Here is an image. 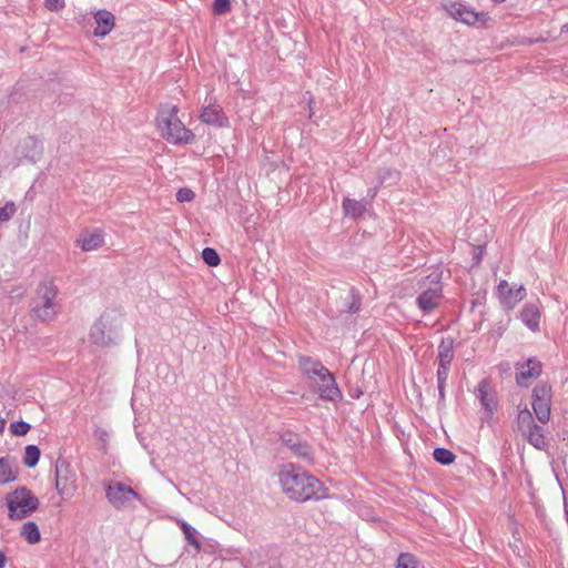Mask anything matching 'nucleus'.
<instances>
[{
    "instance_id": "f257e3e1",
    "label": "nucleus",
    "mask_w": 568,
    "mask_h": 568,
    "mask_svg": "<svg viewBox=\"0 0 568 568\" xmlns=\"http://www.w3.org/2000/svg\"><path fill=\"white\" fill-rule=\"evenodd\" d=\"M278 483L283 493L297 503L327 497V488L323 483L294 464H287L278 471Z\"/></svg>"
},
{
    "instance_id": "f03ea898",
    "label": "nucleus",
    "mask_w": 568,
    "mask_h": 568,
    "mask_svg": "<svg viewBox=\"0 0 568 568\" xmlns=\"http://www.w3.org/2000/svg\"><path fill=\"white\" fill-rule=\"evenodd\" d=\"M123 326V314L116 308L105 310L92 324L89 333L91 344L106 348L119 344Z\"/></svg>"
},
{
    "instance_id": "7ed1b4c3",
    "label": "nucleus",
    "mask_w": 568,
    "mask_h": 568,
    "mask_svg": "<svg viewBox=\"0 0 568 568\" xmlns=\"http://www.w3.org/2000/svg\"><path fill=\"white\" fill-rule=\"evenodd\" d=\"M178 106H166L159 111L156 123L161 136L172 144L192 143L195 135L186 129L178 116Z\"/></svg>"
},
{
    "instance_id": "20e7f679",
    "label": "nucleus",
    "mask_w": 568,
    "mask_h": 568,
    "mask_svg": "<svg viewBox=\"0 0 568 568\" xmlns=\"http://www.w3.org/2000/svg\"><path fill=\"white\" fill-rule=\"evenodd\" d=\"M58 288L51 280L42 281L32 298L30 312L32 316L41 322L54 320L58 313Z\"/></svg>"
},
{
    "instance_id": "39448f33",
    "label": "nucleus",
    "mask_w": 568,
    "mask_h": 568,
    "mask_svg": "<svg viewBox=\"0 0 568 568\" xmlns=\"http://www.w3.org/2000/svg\"><path fill=\"white\" fill-rule=\"evenodd\" d=\"M442 272L434 271L418 282L420 293L416 298L417 306L424 313L436 310L443 300Z\"/></svg>"
},
{
    "instance_id": "423d86ee",
    "label": "nucleus",
    "mask_w": 568,
    "mask_h": 568,
    "mask_svg": "<svg viewBox=\"0 0 568 568\" xmlns=\"http://www.w3.org/2000/svg\"><path fill=\"white\" fill-rule=\"evenodd\" d=\"M6 500L8 517L11 520H21L30 516L40 505L38 497L26 486L18 487L12 493L8 494Z\"/></svg>"
},
{
    "instance_id": "0eeeda50",
    "label": "nucleus",
    "mask_w": 568,
    "mask_h": 568,
    "mask_svg": "<svg viewBox=\"0 0 568 568\" xmlns=\"http://www.w3.org/2000/svg\"><path fill=\"white\" fill-rule=\"evenodd\" d=\"M318 374L312 378V386L324 400L337 402L343 395L334 375L325 367L317 368Z\"/></svg>"
},
{
    "instance_id": "6e6552de",
    "label": "nucleus",
    "mask_w": 568,
    "mask_h": 568,
    "mask_svg": "<svg viewBox=\"0 0 568 568\" xmlns=\"http://www.w3.org/2000/svg\"><path fill=\"white\" fill-rule=\"evenodd\" d=\"M531 397V406L536 418L541 424H547L551 414V387L547 383L541 382L534 387Z\"/></svg>"
},
{
    "instance_id": "1a4fd4ad",
    "label": "nucleus",
    "mask_w": 568,
    "mask_h": 568,
    "mask_svg": "<svg viewBox=\"0 0 568 568\" xmlns=\"http://www.w3.org/2000/svg\"><path fill=\"white\" fill-rule=\"evenodd\" d=\"M75 474L70 464L62 457L55 462V489L63 498H70L75 491Z\"/></svg>"
},
{
    "instance_id": "9d476101",
    "label": "nucleus",
    "mask_w": 568,
    "mask_h": 568,
    "mask_svg": "<svg viewBox=\"0 0 568 568\" xmlns=\"http://www.w3.org/2000/svg\"><path fill=\"white\" fill-rule=\"evenodd\" d=\"M105 496L109 503L116 509L125 507L130 501V497L140 499V495L134 489L120 481L105 486Z\"/></svg>"
},
{
    "instance_id": "9b49d317",
    "label": "nucleus",
    "mask_w": 568,
    "mask_h": 568,
    "mask_svg": "<svg viewBox=\"0 0 568 568\" xmlns=\"http://www.w3.org/2000/svg\"><path fill=\"white\" fill-rule=\"evenodd\" d=\"M17 153L27 161L36 163L42 156L43 146L36 136L29 135L19 142L17 146Z\"/></svg>"
},
{
    "instance_id": "f8f14e48",
    "label": "nucleus",
    "mask_w": 568,
    "mask_h": 568,
    "mask_svg": "<svg viewBox=\"0 0 568 568\" xmlns=\"http://www.w3.org/2000/svg\"><path fill=\"white\" fill-rule=\"evenodd\" d=\"M200 120L203 123L216 128H225L230 124L229 119L224 114L222 108L219 104L212 103L211 100L209 101L207 105L203 106L200 114Z\"/></svg>"
},
{
    "instance_id": "ddd939ff",
    "label": "nucleus",
    "mask_w": 568,
    "mask_h": 568,
    "mask_svg": "<svg viewBox=\"0 0 568 568\" xmlns=\"http://www.w3.org/2000/svg\"><path fill=\"white\" fill-rule=\"evenodd\" d=\"M498 293L501 298V303L508 308L515 307V305L523 301L526 296V290L524 286L517 288L509 287L507 281H500L498 284Z\"/></svg>"
},
{
    "instance_id": "4468645a",
    "label": "nucleus",
    "mask_w": 568,
    "mask_h": 568,
    "mask_svg": "<svg viewBox=\"0 0 568 568\" xmlns=\"http://www.w3.org/2000/svg\"><path fill=\"white\" fill-rule=\"evenodd\" d=\"M93 17L97 23L93 34L98 38L106 37L115 26L114 14L105 9H101L95 11Z\"/></svg>"
},
{
    "instance_id": "2eb2a0df",
    "label": "nucleus",
    "mask_w": 568,
    "mask_h": 568,
    "mask_svg": "<svg viewBox=\"0 0 568 568\" xmlns=\"http://www.w3.org/2000/svg\"><path fill=\"white\" fill-rule=\"evenodd\" d=\"M541 363L536 358H529L526 363L518 367L519 372L516 374V382L520 387H527L526 383L529 378H537L541 374Z\"/></svg>"
},
{
    "instance_id": "dca6fc26",
    "label": "nucleus",
    "mask_w": 568,
    "mask_h": 568,
    "mask_svg": "<svg viewBox=\"0 0 568 568\" xmlns=\"http://www.w3.org/2000/svg\"><path fill=\"white\" fill-rule=\"evenodd\" d=\"M339 313H357L362 305V296L357 288L351 287L344 296L336 302Z\"/></svg>"
},
{
    "instance_id": "f3484780",
    "label": "nucleus",
    "mask_w": 568,
    "mask_h": 568,
    "mask_svg": "<svg viewBox=\"0 0 568 568\" xmlns=\"http://www.w3.org/2000/svg\"><path fill=\"white\" fill-rule=\"evenodd\" d=\"M477 392V397L485 409V417H491L497 406V399L495 394L490 392L489 383L487 379H483L479 382Z\"/></svg>"
},
{
    "instance_id": "a211bd4d",
    "label": "nucleus",
    "mask_w": 568,
    "mask_h": 568,
    "mask_svg": "<svg viewBox=\"0 0 568 568\" xmlns=\"http://www.w3.org/2000/svg\"><path fill=\"white\" fill-rule=\"evenodd\" d=\"M526 440L539 450H545L548 447V440L545 436L544 428L536 423L521 433Z\"/></svg>"
},
{
    "instance_id": "6ab92c4d",
    "label": "nucleus",
    "mask_w": 568,
    "mask_h": 568,
    "mask_svg": "<svg viewBox=\"0 0 568 568\" xmlns=\"http://www.w3.org/2000/svg\"><path fill=\"white\" fill-rule=\"evenodd\" d=\"M446 9L453 18L466 24H471L477 20V13L460 3L450 2L446 6Z\"/></svg>"
},
{
    "instance_id": "aec40b11",
    "label": "nucleus",
    "mask_w": 568,
    "mask_h": 568,
    "mask_svg": "<svg viewBox=\"0 0 568 568\" xmlns=\"http://www.w3.org/2000/svg\"><path fill=\"white\" fill-rule=\"evenodd\" d=\"M366 205L367 202L364 200L356 201L349 197H345L342 203V209L345 216L357 220L366 212Z\"/></svg>"
},
{
    "instance_id": "412c9836",
    "label": "nucleus",
    "mask_w": 568,
    "mask_h": 568,
    "mask_svg": "<svg viewBox=\"0 0 568 568\" xmlns=\"http://www.w3.org/2000/svg\"><path fill=\"white\" fill-rule=\"evenodd\" d=\"M454 358V339L450 337L443 338L438 345V365L450 366Z\"/></svg>"
},
{
    "instance_id": "4be33fe9",
    "label": "nucleus",
    "mask_w": 568,
    "mask_h": 568,
    "mask_svg": "<svg viewBox=\"0 0 568 568\" xmlns=\"http://www.w3.org/2000/svg\"><path fill=\"white\" fill-rule=\"evenodd\" d=\"M521 321L532 331L539 328L540 312L537 305L528 304L520 313Z\"/></svg>"
},
{
    "instance_id": "5701e85b",
    "label": "nucleus",
    "mask_w": 568,
    "mask_h": 568,
    "mask_svg": "<svg viewBox=\"0 0 568 568\" xmlns=\"http://www.w3.org/2000/svg\"><path fill=\"white\" fill-rule=\"evenodd\" d=\"M290 453L296 458H300L308 464L314 463V449L306 440L302 438L295 444Z\"/></svg>"
},
{
    "instance_id": "b1692460",
    "label": "nucleus",
    "mask_w": 568,
    "mask_h": 568,
    "mask_svg": "<svg viewBox=\"0 0 568 568\" xmlns=\"http://www.w3.org/2000/svg\"><path fill=\"white\" fill-rule=\"evenodd\" d=\"M78 242L83 251L89 252L97 250L103 244V236L98 232L83 234Z\"/></svg>"
},
{
    "instance_id": "393cba45",
    "label": "nucleus",
    "mask_w": 568,
    "mask_h": 568,
    "mask_svg": "<svg viewBox=\"0 0 568 568\" xmlns=\"http://www.w3.org/2000/svg\"><path fill=\"white\" fill-rule=\"evenodd\" d=\"M20 535L31 545L39 542L41 539L39 527L34 521L24 523Z\"/></svg>"
},
{
    "instance_id": "a878e982",
    "label": "nucleus",
    "mask_w": 568,
    "mask_h": 568,
    "mask_svg": "<svg viewBox=\"0 0 568 568\" xmlns=\"http://www.w3.org/2000/svg\"><path fill=\"white\" fill-rule=\"evenodd\" d=\"M300 366L302 368L303 374H305L310 379H312L318 374L317 368L324 365L318 361H312L310 357H301Z\"/></svg>"
},
{
    "instance_id": "bb28decb",
    "label": "nucleus",
    "mask_w": 568,
    "mask_h": 568,
    "mask_svg": "<svg viewBox=\"0 0 568 568\" xmlns=\"http://www.w3.org/2000/svg\"><path fill=\"white\" fill-rule=\"evenodd\" d=\"M17 478L12 470L10 459L8 457L0 458V483L8 484L14 481Z\"/></svg>"
},
{
    "instance_id": "cd10ccee",
    "label": "nucleus",
    "mask_w": 568,
    "mask_h": 568,
    "mask_svg": "<svg viewBox=\"0 0 568 568\" xmlns=\"http://www.w3.org/2000/svg\"><path fill=\"white\" fill-rule=\"evenodd\" d=\"M180 527L185 536L187 542L195 548L196 551L201 550V542L197 538V531L195 528L190 526L187 523L181 520L179 521Z\"/></svg>"
},
{
    "instance_id": "c85d7f7f",
    "label": "nucleus",
    "mask_w": 568,
    "mask_h": 568,
    "mask_svg": "<svg viewBox=\"0 0 568 568\" xmlns=\"http://www.w3.org/2000/svg\"><path fill=\"white\" fill-rule=\"evenodd\" d=\"M535 424L531 412L525 407L518 410L517 415V427L520 433H524L527 428H530Z\"/></svg>"
},
{
    "instance_id": "c756f323",
    "label": "nucleus",
    "mask_w": 568,
    "mask_h": 568,
    "mask_svg": "<svg viewBox=\"0 0 568 568\" xmlns=\"http://www.w3.org/2000/svg\"><path fill=\"white\" fill-rule=\"evenodd\" d=\"M40 455L41 452L38 446L28 445L24 450L23 464L29 468H33L39 463Z\"/></svg>"
},
{
    "instance_id": "7c9ffc66",
    "label": "nucleus",
    "mask_w": 568,
    "mask_h": 568,
    "mask_svg": "<svg viewBox=\"0 0 568 568\" xmlns=\"http://www.w3.org/2000/svg\"><path fill=\"white\" fill-rule=\"evenodd\" d=\"M433 457L437 463L445 466L453 464L456 459V455L452 450L444 447L435 448L433 452Z\"/></svg>"
},
{
    "instance_id": "2f4dec72",
    "label": "nucleus",
    "mask_w": 568,
    "mask_h": 568,
    "mask_svg": "<svg viewBox=\"0 0 568 568\" xmlns=\"http://www.w3.org/2000/svg\"><path fill=\"white\" fill-rule=\"evenodd\" d=\"M396 568H418V561L408 552H402L397 558Z\"/></svg>"
},
{
    "instance_id": "473e14b6",
    "label": "nucleus",
    "mask_w": 568,
    "mask_h": 568,
    "mask_svg": "<svg viewBox=\"0 0 568 568\" xmlns=\"http://www.w3.org/2000/svg\"><path fill=\"white\" fill-rule=\"evenodd\" d=\"M202 258L209 266H216L221 262L220 255L212 247H205L202 251Z\"/></svg>"
},
{
    "instance_id": "72a5a7b5",
    "label": "nucleus",
    "mask_w": 568,
    "mask_h": 568,
    "mask_svg": "<svg viewBox=\"0 0 568 568\" xmlns=\"http://www.w3.org/2000/svg\"><path fill=\"white\" fill-rule=\"evenodd\" d=\"M231 0H215L212 6V11L215 16H223L231 11Z\"/></svg>"
},
{
    "instance_id": "f704fd0d",
    "label": "nucleus",
    "mask_w": 568,
    "mask_h": 568,
    "mask_svg": "<svg viewBox=\"0 0 568 568\" xmlns=\"http://www.w3.org/2000/svg\"><path fill=\"white\" fill-rule=\"evenodd\" d=\"M301 439L300 435L292 432H285L281 435V444L290 452L293 449L295 444Z\"/></svg>"
},
{
    "instance_id": "c9c22d12",
    "label": "nucleus",
    "mask_w": 568,
    "mask_h": 568,
    "mask_svg": "<svg viewBox=\"0 0 568 568\" xmlns=\"http://www.w3.org/2000/svg\"><path fill=\"white\" fill-rule=\"evenodd\" d=\"M17 212V206L14 202L9 201L4 204V206L0 207V222L9 221L14 213Z\"/></svg>"
},
{
    "instance_id": "e433bc0d",
    "label": "nucleus",
    "mask_w": 568,
    "mask_h": 568,
    "mask_svg": "<svg viewBox=\"0 0 568 568\" xmlns=\"http://www.w3.org/2000/svg\"><path fill=\"white\" fill-rule=\"evenodd\" d=\"M30 428L31 425L24 420L13 422L10 425L11 433L16 436L27 435Z\"/></svg>"
},
{
    "instance_id": "4c0bfd02",
    "label": "nucleus",
    "mask_w": 568,
    "mask_h": 568,
    "mask_svg": "<svg viewBox=\"0 0 568 568\" xmlns=\"http://www.w3.org/2000/svg\"><path fill=\"white\" fill-rule=\"evenodd\" d=\"M194 196V192L189 187H182L176 192V200L179 202H190Z\"/></svg>"
},
{
    "instance_id": "58836bf2",
    "label": "nucleus",
    "mask_w": 568,
    "mask_h": 568,
    "mask_svg": "<svg viewBox=\"0 0 568 568\" xmlns=\"http://www.w3.org/2000/svg\"><path fill=\"white\" fill-rule=\"evenodd\" d=\"M255 561H257V564L262 562V549L250 551L248 558L246 559V565L244 567L250 568Z\"/></svg>"
},
{
    "instance_id": "ea45409f",
    "label": "nucleus",
    "mask_w": 568,
    "mask_h": 568,
    "mask_svg": "<svg viewBox=\"0 0 568 568\" xmlns=\"http://www.w3.org/2000/svg\"><path fill=\"white\" fill-rule=\"evenodd\" d=\"M450 366L438 365L437 368V384H446Z\"/></svg>"
},
{
    "instance_id": "a19ab883",
    "label": "nucleus",
    "mask_w": 568,
    "mask_h": 568,
    "mask_svg": "<svg viewBox=\"0 0 568 568\" xmlns=\"http://www.w3.org/2000/svg\"><path fill=\"white\" fill-rule=\"evenodd\" d=\"M64 7L63 0H45V8L51 11H59Z\"/></svg>"
},
{
    "instance_id": "79ce46f5",
    "label": "nucleus",
    "mask_w": 568,
    "mask_h": 568,
    "mask_svg": "<svg viewBox=\"0 0 568 568\" xmlns=\"http://www.w3.org/2000/svg\"><path fill=\"white\" fill-rule=\"evenodd\" d=\"M94 436L98 440L102 442V443H106L108 440V437H109V434L105 429L101 428V427H98L95 430H94Z\"/></svg>"
},
{
    "instance_id": "37998d69",
    "label": "nucleus",
    "mask_w": 568,
    "mask_h": 568,
    "mask_svg": "<svg viewBox=\"0 0 568 568\" xmlns=\"http://www.w3.org/2000/svg\"><path fill=\"white\" fill-rule=\"evenodd\" d=\"M445 385H446V384H437V387H438V396H439V400H440V402H444V400H445Z\"/></svg>"
},
{
    "instance_id": "c03bdc74",
    "label": "nucleus",
    "mask_w": 568,
    "mask_h": 568,
    "mask_svg": "<svg viewBox=\"0 0 568 568\" xmlns=\"http://www.w3.org/2000/svg\"><path fill=\"white\" fill-rule=\"evenodd\" d=\"M7 562V556L3 551L0 550V568H4Z\"/></svg>"
},
{
    "instance_id": "a18cd8bd",
    "label": "nucleus",
    "mask_w": 568,
    "mask_h": 568,
    "mask_svg": "<svg viewBox=\"0 0 568 568\" xmlns=\"http://www.w3.org/2000/svg\"><path fill=\"white\" fill-rule=\"evenodd\" d=\"M4 427H6V420L3 418H0V433L3 432Z\"/></svg>"
},
{
    "instance_id": "49530a36",
    "label": "nucleus",
    "mask_w": 568,
    "mask_h": 568,
    "mask_svg": "<svg viewBox=\"0 0 568 568\" xmlns=\"http://www.w3.org/2000/svg\"><path fill=\"white\" fill-rule=\"evenodd\" d=\"M386 173L390 175H397L398 173L396 171L386 170Z\"/></svg>"
}]
</instances>
